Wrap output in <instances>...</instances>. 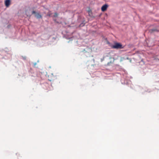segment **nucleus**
<instances>
[{
  "mask_svg": "<svg viewBox=\"0 0 159 159\" xmlns=\"http://www.w3.org/2000/svg\"><path fill=\"white\" fill-rule=\"evenodd\" d=\"M10 3V0H6L5 2V4L7 7H8Z\"/></svg>",
  "mask_w": 159,
  "mask_h": 159,
  "instance_id": "39448f33",
  "label": "nucleus"
},
{
  "mask_svg": "<svg viewBox=\"0 0 159 159\" xmlns=\"http://www.w3.org/2000/svg\"><path fill=\"white\" fill-rule=\"evenodd\" d=\"M152 30V31H157V30L156 29H153V30Z\"/></svg>",
  "mask_w": 159,
  "mask_h": 159,
  "instance_id": "6e6552de",
  "label": "nucleus"
},
{
  "mask_svg": "<svg viewBox=\"0 0 159 159\" xmlns=\"http://www.w3.org/2000/svg\"><path fill=\"white\" fill-rule=\"evenodd\" d=\"M57 16H58L57 13V12H55L54 13V16L55 17H57Z\"/></svg>",
  "mask_w": 159,
  "mask_h": 159,
  "instance_id": "423d86ee",
  "label": "nucleus"
},
{
  "mask_svg": "<svg viewBox=\"0 0 159 159\" xmlns=\"http://www.w3.org/2000/svg\"><path fill=\"white\" fill-rule=\"evenodd\" d=\"M107 7H108L107 5L106 4L104 5L102 7V8H101L102 11H105L107 10Z\"/></svg>",
  "mask_w": 159,
  "mask_h": 159,
  "instance_id": "20e7f679",
  "label": "nucleus"
},
{
  "mask_svg": "<svg viewBox=\"0 0 159 159\" xmlns=\"http://www.w3.org/2000/svg\"><path fill=\"white\" fill-rule=\"evenodd\" d=\"M48 80L50 81H53L57 78L56 76L53 75V74L49 75L48 76Z\"/></svg>",
  "mask_w": 159,
  "mask_h": 159,
  "instance_id": "7ed1b4c3",
  "label": "nucleus"
},
{
  "mask_svg": "<svg viewBox=\"0 0 159 159\" xmlns=\"http://www.w3.org/2000/svg\"><path fill=\"white\" fill-rule=\"evenodd\" d=\"M48 16H50V15H48Z\"/></svg>",
  "mask_w": 159,
  "mask_h": 159,
  "instance_id": "1a4fd4ad",
  "label": "nucleus"
},
{
  "mask_svg": "<svg viewBox=\"0 0 159 159\" xmlns=\"http://www.w3.org/2000/svg\"><path fill=\"white\" fill-rule=\"evenodd\" d=\"M125 59V58L123 57H121L120 59V61H122Z\"/></svg>",
  "mask_w": 159,
  "mask_h": 159,
  "instance_id": "0eeeda50",
  "label": "nucleus"
},
{
  "mask_svg": "<svg viewBox=\"0 0 159 159\" xmlns=\"http://www.w3.org/2000/svg\"><path fill=\"white\" fill-rule=\"evenodd\" d=\"M123 47L121 44L117 43H115L114 44L111 46L112 48L116 49L122 48Z\"/></svg>",
  "mask_w": 159,
  "mask_h": 159,
  "instance_id": "f257e3e1",
  "label": "nucleus"
},
{
  "mask_svg": "<svg viewBox=\"0 0 159 159\" xmlns=\"http://www.w3.org/2000/svg\"><path fill=\"white\" fill-rule=\"evenodd\" d=\"M32 13V14H34L35 17L37 19H40L42 18V16L39 13L36 12L35 11H33Z\"/></svg>",
  "mask_w": 159,
  "mask_h": 159,
  "instance_id": "f03ea898",
  "label": "nucleus"
}]
</instances>
